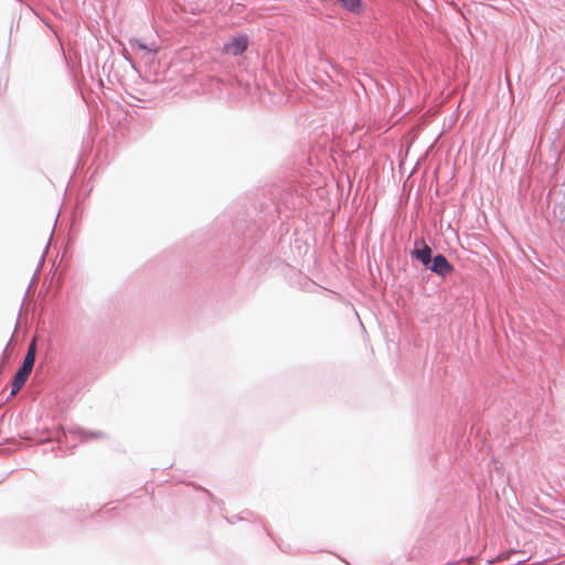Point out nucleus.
I'll return each instance as SVG.
<instances>
[{"instance_id": "423d86ee", "label": "nucleus", "mask_w": 565, "mask_h": 565, "mask_svg": "<svg viewBox=\"0 0 565 565\" xmlns=\"http://www.w3.org/2000/svg\"><path fill=\"white\" fill-rule=\"evenodd\" d=\"M348 11L352 13H360L363 10L361 0H338Z\"/></svg>"}, {"instance_id": "39448f33", "label": "nucleus", "mask_w": 565, "mask_h": 565, "mask_svg": "<svg viewBox=\"0 0 565 565\" xmlns=\"http://www.w3.org/2000/svg\"><path fill=\"white\" fill-rule=\"evenodd\" d=\"M35 352H36V340L33 339L29 344L28 352L24 356L23 363L21 366L32 371L35 362Z\"/></svg>"}, {"instance_id": "f03ea898", "label": "nucleus", "mask_w": 565, "mask_h": 565, "mask_svg": "<svg viewBox=\"0 0 565 565\" xmlns=\"http://www.w3.org/2000/svg\"><path fill=\"white\" fill-rule=\"evenodd\" d=\"M412 256L428 266L431 263V248L424 241H416Z\"/></svg>"}, {"instance_id": "20e7f679", "label": "nucleus", "mask_w": 565, "mask_h": 565, "mask_svg": "<svg viewBox=\"0 0 565 565\" xmlns=\"http://www.w3.org/2000/svg\"><path fill=\"white\" fill-rule=\"evenodd\" d=\"M32 371H29L28 369L21 366L14 377H13V381H12V390H11V395H15L21 388L22 386L24 385V383L26 382L28 377L30 376Z\"/></svg>"}, {"instance_id": "7ed1b4c3", "label": "nucleus", "mask_w": 565, "mask_h": 565, "mask_svg": "<svg viewBox=\"0 0 565 565\" xmlns=\"http://www.w3.org/2000/svg\"><path fill=\"white\" fill-rule=\"evenodd\" d=\"M429 269L437 275L440 276H447L452 273L454 267L447 260V258L444 255H437L431 260V265L429 266Z\"/></svg>"}, {"instance_id": "f257e3e1", "label": "nucleus", "mask_w": 565, "mask_h": 565, "mask_svg": "<svg viewBox=\"0 0 565 565\" xmlns=\"http://www.w3.org/2000/svg\"><path fill=\"white\" fill-rule=\"evenodd\" d=\"M248 47V38L246 35H238L231 39L224 44L222 52L227 55L237 56L243 54Z\"/></svg>"}]
</instances>
